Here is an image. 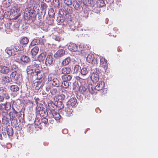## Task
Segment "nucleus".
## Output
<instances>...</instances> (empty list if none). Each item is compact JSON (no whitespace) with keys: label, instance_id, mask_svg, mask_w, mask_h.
I'll list each match as a JSON object with an SVG mask.
<instances>
[{"label":"nucleus","instance_id":"412c9836","mask_svg":"<svg viewBox=\"0 0 158 158\" xmlns=\"http://www.w3.org/2000/svg\"><path fill=\"white\" fill-rule=\"evenodd\" d=\"M71 70V69L69 67H64L61 69V74L63 75L69 74Z\"/></svg>","mask_w":158,"mask_h":158},{"label":"nucleus","instance_id":"774afa93","mask_svg":"<svg viewBox=\"0 0 158 158\" xmlns=\"http://www.w3.org/2000/svg\"><path fill=\"white\" fill-rule=\"evenodd\" d=\"M4 95H5L6 99H8L9 98V96L8 94L6 93L5 94H4Z\"/></svg>","mask_w":158,"mask_h":158},{"label":"nucleus","instance_id":"ea45409f","mask_svg":"<svg viewBox=\"0 0 158 158\" xmlns=\"http://www.w3.org/2000/svg\"><path fill=\"white\" fill-rule=\"evenodd\" d=\"M7 132L9 136H12L13 134V131L12 128L9 127L7 128Z\"/></svg>","mask_w":158,"mask_h":158},{"label":"nucleus","instance_id":"6e6552de","mask_svg":"<svg viewBox=\"0 0 158 158\" xmlns=\"http://www.w3.org/2000/svg\"><path fill=\"white\" fill-rule=\"evenodd\" d=\"M37 64L35 62H33L31 64L27 66V72L28 74L34 73V70L37 67Z\"/></svg>","mask_w":158,"mask_h":158},{"label":"nucleus","instance_id":"9d476101","mask_svg":"<svg viewBox=\"0 0 158 158\" xmlns=\"http://www.w3.org/2000/svg\"><path fill=\"white\" fill-rule=\"evenodd\" d=\"M77 103V99L76 98L73 97L70 98L67 102L66 105L67 106L72 107H75Z\"/></svg>","mask_w":158,"mask_h":158},{"label":"nucleus","instance_id":"e433bc0d","mask_svg":"<svg viewBox=\"0 0 158 158\" xmlns=\"http://www.w3.org/2000/svg\"><path fill=\"white\" fill-rule=\"evenodd\" d=\"M48 14L49 17L52 19V20H53L54 19V16L55 13L54 10L53 9H51L48 12Z\"/></svg>","mask_w":158,"mask_h":158},{"label":"nucleus","instance_id":"cd10ccee","mask_svg":"<svg viewBox=\"0 0 158 158\" xmlns=\"http://www.w3.org/2000/svg\"><path fill=\"white\" fill-rule=\"evenodd\" d=\"M60 69L61 67L58 65L55 67L54 72L56 75H60L61 74V69Z\"/></svg>","mask_w":158,"mask_h":158},{"label":"nucleus","instance_id":"c9c22d12","mask_svg":"<svg viewBox=\"0 0 158 158\" xmlns=\"http://www.w3.org/2000/svg\"><path fill=\"white\" fill-rule=\"evenodd\" d=\"M70 6H67V7L65 6L64 9L67 13L72 14L73 12V8Z\"/></svg>","mask_w":158,"mask_h":158},{"label":"nucleus","instance_id":"f257e3e1","mask_svg":"<svg viewBox=\"0 0 158 158\" xmlns=\"http://www.w3.org/2000/svg\"><path fill=\"white\" fill-rule=\"evenodd\" d=\"M91 90V87L90 88V86H89V88L87 86L81 85L79 88V91L81 93V95H79V93L77 94V98H78L79 97L80 100H81L83 99V96L84 98L88 99L91 95L93 94H91V92L90 91Z\"/></svg>","mask_w":158,"mask_h":158},{"label":"nucleus","instance_id":"7c9ffc66","mask_svg":"<svg viewBox=\"0 0 158 158\" xmlns=\"http://www.w3.org/2000/svg\"><path fill=\"white\" fill-rule=\"evenodd\" d=\"M62 10H60L59 11L60 14H59L58 17L57 18L56 21L59 23H61L63 22V19L62 17V14L61 13L60 11Z\"/></svg>","mask_w":158,"mask_h":158},{"label":"nucleus","instance_id":"13d9d810","mask_svg":"<svg viewBox=\"0 0 158 158\" xmlns=\"http://www.w3.org/2000/svg\"><path fill=\"white\" fill-rule=\"evenodd\" d=\"M100 64H102L103 63H105L107 61L106 60L105 58L102 57L100 56Z\"/></svg>","mask_w":158,"mask_h":158},{"label":"nucleus","instance_id":"a211bd4d","mask_svg":"<svg viewBox=\"0 0 158 158\" xmlns=\"http://www.w3.org/2000/svg\"><path fill=\"white\" fill-rule=\"evenodd\" d=\"M73 6L77 10L80 11L82 10V8L81 6L77 1H74L73 2Z\"/></svg>","mask_w":158,"mask_h":158},{"label":"nucleus","instance_id":"864d4df0","mask_svg":"<svg viewBox=\"0 0 158 158\" xmlns=\"http://www.w3.org/2000/svg\"><path fill=\"white\" fill-rule=\"evenodd\" d=\"M53 39L55 40L56 41H58L59 42L60 40V38L58 36L56 35H53L52 36Z\"/></svg>","mask_w":158,"mask_h":158},{"label":"nucleus","instance_id":"6e6d98bb","mask_svg":"<svg viewBox=\"0 0 158 158\" xmlns=\"http://www.w3.org/2000/svg\"><path fill=\"white\" fill-rule=\"evenodd\" d=\"M41 122L45 124H46L48 122V119L45 118H42L41 120Z\"/></svg>","mask_w":158,"mask_h":158},{"label":"nucleus","instance_id":"0e129e2a","mask_svg":"<svg viewBox=\"0 0 158 158\" xmlns=\"http://www.w3.org/2000/svg\"><path fill=\"white\" fill-rule=\"evenodd\" d=\"M6 32H10L12 31V30L10 28V26H9L8 27H7L6 29Z\"/></svg>","mask_w":158,"mask_h":158},{"label":"nucleus","instance_id":"bf43d9fd","mask_svg":"<svg viewBox=\"0 0 158 158\" xmlns=\"http://www.w3.org/2000/svg\"><path fill=\"white\" fill-rule=\"evenodd\" d=\"M59 99H60L61 100H63L65 98V96L63 94H60L58 96Z\"/></svg>","mask_w":158,"mask_h":158},{"label":"nucleus","instance_id":"f3484780","mask_svg":"<svg viewBox=\"0 0 158 158\" xmlns=\"http://www.w3.org/2000/svg\"><path fill=\"white\" fill-rule=\"evenodd\" d=\"M10 71V68L4 65H0V72L4 74H8Z\"/></svg>","mask_w":158,"mask_h":158},{"label":"nucleus","instance_id":"58836bf2","mask_svg":"<svg viewBox=\"0 0 158 158\" xmlns=\"http://www.w3.org/2000/svg\"><path fill=\"white\" fill-rule=\"evenodd\" d=\"M11 123L15 127H17L18 126V122L17 118L16 119H10Z\"/></svg>","mask_w":158,"mask_h":158},{"label":"nucleus","instance_id":"a878e982","mask_svg":"<svg viewBox=\"0 0 158 158\" xmlns=\"http://www.w3.org/2000/svg\"><path fill=\"white\" fill-rule=\"evenodd\" d=\"M71 58L68 57L64 59L62 62V64L63 66H65L68 65L71 61Z\"/></svg>","mask_w":158,"mask_h":158},{"label":"nucleus","instance_id":"473e14b6","mask_svg":"<svg viewBox=\"0 0 158 158\" xmlns=\"http://www.w3.org/2000/svg\"><path fill=\"white\" fill-rule=\"evenodd\" d=\"M69 83L68 81H64L62 82H61L60 85L62 87L66 89L69 87Z\"/></svg>","mask_w":158,"mask_h":158},{"label":"nucleus","instance_id":"4c0bfd02","mask_svg":"<svg viewBox=\"0 0 158 158\" xmlns=\"http://www.w3.org/2000/svg\"><path fill=\"white\" fill-rule=\"evenodd\" d=\"M89 70L87 69V68L86 67H83L81 70V73L82 75H85L88 73Z\"/></svg>","mask_w":158,"mask_h":158},{"label":"nucleus","instance_id":"4d7b16f0","mask_svg":"<svg viewBox=\"0 0 158 158\" xmlns=\"http://www.w3.org/2000/svg\"><path fill=\"white\" fill-rule=\"evenodd\" d=\"M100 66L102 67L105 69H106L107 68V61H106L105 63H103L100 64Z\"/></svg>","mask_w":158,"mask_h":158},{"label":"nucleus","instance_id":"0eeeda50","mask_svg":"<svg viewBox=\"0 0 158 158\" xmlns=\"http://www.w3.org/2000/svg\"><path fill=\"white\" fill-rule=\"evenodd\" d=\"M87 61L94 65H96L97 64V60L96 58H95L94 55L90 54H89L86 58Z\"/></svg>","mask_w":158,"mask_h":158},{"label":"nucleus","instance_id":"3c124183","mask_svg":"<svg viewBox=\"0 0 158 158\" xmlns=\"http://www.w3.org/2000/svg\"><path fill=\"white\" fill-rule=\"evenodd\" d=\"M93 9V11L97 13H99L100 10V8L97 7L95 5Z\"/></svg>","mask_w":158,"mask_h":158},{"label":"nucleus","instance_id":"f8f14e48","mask_svg":"<svg viewBox=\"0 0 158 158\" xmlns=\"http://www.w3.org/2000/svg\"><path fill=\"white\" fill-rule=\"evenodd\" d=\"M24 6L23 4H14L12 7V10L14 12L18 13L19 11L21 9H23Z\"/></svg>","mask_w":158,"mask_h":158},{"label":"nucleus","instance_id":"2f4dec72","mask_svg":"<svg viewBox=\"0 0 158 158\" xmlns=\"http://www.w3.org/2000/svg\"><path fill=\"white\" fill-rule=\"evenodd\" d=\"M10 90L12 92H16L19 90V87L17 85H12L10 86Z\"/></svg>","mask_w":158,"mask_h":158},{"label":"nucleus","instance_id":"b1692460","mask_svg":"<svg viewBox=\"0 0 158 158\" xmlns=\"http://www.w3.org/2000/svg\"><path fill=\"white\" fill-rule=\"evenodd\" d=\"M106 4L104 0H98L96 2V3L95 5L97 7L101 8L104 6Z\"/></svg>","mask_w":158,"mask_h":158},{"label":"nucleus","instance_id":"79ce46f5","mask_svg":"<svg viewBox=\"0 0 158 158\" xmlns=\"http://www.w3.org/2000/svg\"><path fill=\"white\" fill-rule=\"evenodd\" d=\"M19 121L20 123H23L24 122V114H22L20 113L19 114Z\"/></svg>","mask_w":158,"mask_h":158},{"label":"nucleus","instance_id":"680f3d73","mask_svg":"<svg viewBox=\"0 0 158 158\" xmlns=\"http://www.w3.org/2000/svg\"><path fill=\"white\" fill-rule=\"evenodd\" d=\"M9 14H10V13L9 12L7 11V12H5L4 13V14H3L4 18H8V16Z\"/></svg>","mask_w":158,"mask_h":158},{"label":"nucleus","instance_id":"c756f323","mask_svg":"<svg viewBox=\"0 0 158 158\" xmlns=\"http://www.w3.org/2000/svg\"><path fill=\"white\" fill-rule=\"evenodd\" d=\"M29 41L28 38L27 37H23L20 40V43L23 45H26L27 44Z\"/></svg>","mask_w":158,"mask_h":158},{"label":"nucleus","instance_id":"09e8293b","mask_svg":"<svg viewBox=\"0 0 158 158\" xmlns=\"http://www.w3.org/2000/svg\"><path fill=\"white\" fill-rule=\"evenodd\" d=\"M80 69H81V67L79 65H77L75 66L74 68V70L75 73H77L80 71Z\"/></svg>","mask_w":158,"mask_h":158},{"label":"nucleus","instance_id":"9b49d317","mask_svg":"<svg viewBox=\"0 0 158 158\" xmlns=\"http://www.w3.org/2000/svg\"><path fill=\"white\" fill-rule=\"evenodd\" d=\"M53 61H54L52 56L48 55L45 59V63L46 66H49L52 64Z\"/></svg>","mask_w":158,"mask_h":158},{"label":"nucleus","instance_id":"4be33fe9","mask_svg":"<svg viewBox=\"0 0 158 158\" xmlns=\"http://www.w3.org/2000/svg\"><path fill=\"white\" fill-rule=\"evenodd\" d=\"M29 57L26 55H23L20 57L21 60L25 63L27 64L30 61Z\"/></svg>","mask_w":158,"mask_h":158},{"label":"nucleus","instance_id":"423d86ee","mask_svg":"<svg viewBox=\"0 0 158 158\" xmlns=\"http://www.w3.org/2000/svg\"><path fill=\"white\" fill-rule=\"evenodd\" d=\"M99 71L97 69L94 70V71L91 70V79L93 82H97L99 80V76L98 72Z\"/></svg>","mask_w":158,"mask_h":158},{"label":"nucleus","instance_id":"c03bdc74","mask_svg":"<svg viewBox=\"0 0 158 158\" xmlns=\"http://www.w3.org/2000/svg\"><path fill=\"white\" fill-rule=\"evenodd\" d=\"M54 106H57L60 108V109L63 108L64 107V106L63 104V102L61 101H59L57 102V106L54 104Z\"/></svg>","mask_w":158,"mask_h":158},{"label":"nucleus","instance_id":"de8ad7c7","mask_svg":"<svg viewBox=\"0 0 158 158\" xmlns=\"http://www.w3.org/2000/svg\"><path fill=\"white\" fill-rule=\"evenodd\" d=\"M5 110L8 111L9 110L11 107V105L10 103L9 102H6L5 103Z\"/></svg>","mask_w":158,"mask_h":158},{"label":"nucleus","instance_id":"ddd939ff","mask_svg":"<svg viewBox=\"0 0 158 158\" xmlns=\"http://www.w3.org/2000/svg\"><path fill=\"white\" fill-rule=\"evenodd\" d=\"M64 115L68 116H71L73 114V110L72 107L67 106L65 108L64 110Z\"/></svg>","mask_w":158,"mask_h":158},{"label":"nucleus","instance_id":"5fc2aeb1","mask_svg":"<svg viewBox=\"0 0 158 158\" xmlns=\"http://www.w3.org/2000/svg\"><path fill=\"white\" fill-rule=\"evenodd\" d=\"M64 2L67 6L71 5L72 4L71 0H64Z\"/></svg>","mask_w":158,"mask_h":158},{"label":"nucleus","instance_id":"bb28decb","mask_svg":"<svg viewBox=\"0 0 158 158\" xmlns=\"http://www.w3.org/2000/svg\"><path fill=\"white\" fill-rule=\"evenodd\" d=\"M39 51V48L37 46H35L31 50V53L32 56H35Z\"/></svg>","mask_w":158,"mask_h":158},{"label":"nucleus","instance_id":"a18cd8bd","mask_svg":"<svg viewBox=\"0 0 158 158\" xmlns=\"http://www.w3.org/2000/svg\"><path fill=\"white\" fill-rule=\"evenodd\" d=\"M13 50H12L10 48H7L6 50V52L9 55H11L13 54Z\"/></svg>","mask_w":158,"mask_h":158},{"label":"nucleus","instance_id":"72a5a7b5","mask_svg":"<svg viewBox=\"0 0 158 158\" xmlns=\"http://www.w3.org/2000/svg\"><path fill=\"white\" fill-rule=\"evenodd\" d=\"M40 43V41L38 38L34 39L31 42L30 45L32 46L38 45Z\"/></svg>","mask_w":158,"mask_h":158},{"label":"nucleus","instance_id":"49530a36","mask_svg":"<svg viewBox=\"0 0 158 158\" xmlns=\"http://www.w3.org/2000/svg\"><path fill=\"white\" fill-rule=\"evenodd\" d=\"M45 11L43 10L42 12H41L38 13L39 18V19H42L43 18L45 15Z\"/></svg>","mask_w":158,"mask_h":158},{"label":"nucleus","instance_id":"20e7f679","mask_svg":"<svg viewBox=\"0 0 158 158\" xmlns=\"http://www.w3.org/2000/svg\"><path fill=\"white\" fill-rule=\"evenodd\" d=\"M104 85L105 83L104 82L99 81L94 88L91 87V91H90V92H91V94H96L98 91L100 90L103 88Z\"/></svg>","mask_w":158,"mask_h":158},{"label":"nucleus","instance_id":"39448f33","mask_svg":"<svg viewBox=\"0 0 158 158\" xmlns=\"http://www.w3.org/2000/svg\"><path fill=\"white\" fill-rule=\"evenodd\" d=\"M37 66L34 70V74L36 76L37 78L40 80L42 78L43 73L42 67L37 64Z\"/></svg>","mask_w":158,"mask_h":158},{"label":"nucleus","instance_id":"8fccbe9b","mask_svg":"<svg viewBox=\"0 0 158 158\" xmlns=\"http://www.w3.org/2000/svg\"><path fill=\"white\" fill-rule=\"evenodd\" d=\"M6 93V89L4 87H0V93L2 95L5 94Z\"/></svg>","mask_w":158,"mask_h":158},{"label":"nucleus","instance_id":"4468645a","mask_svg":"<svg viewBox=\"0 0 158 158\" xmlns=\"http://www.w3.org/2000/svg\"><path fill=\"white\" fill-rule=\"evenodd\" d=\"M68 49L71 51L75 52L78 50V47L75 44L70 43L67 45Z\"/></svg>","mask_w":158,"mask_h":158},{"label":"nucleus","instance_id":"393cba45","mask_svg":"<svg viewBox=\"0 0 158 158\" xmlns=\"http://www.w3.org/2000/svg\"><path fill=\"white\" fill-rule=\"evenodd\" d=\"M72 77V76L70 75L67 74L62 75L61 78L63 81H68L71 80Z\"/></svg>","mask_w":158,"mask_h":158},{"label":"nucleus","instance_id":"f704fd0d","mask_svg":"<svg viewBox=\"0 0 158 158\" xmlns=\"http://www.w3.org/2000/svg\"><path fill=\"white\" fill-rule=\"evenodd\" d=\"M10 71L11 72H17L19 69L18 67L15 64H13L11 66L10 68Z\"/></svg>","mask_w":158,"mask_h":158},{"label":"nucleus","instance_id":"1a4fd4ad","mask_svg":"<svg viewBox=\"0 0 158 158\" xmlns=\"http://www.w3.org/2000/svg\"><path fill=\"white\" fill-rule=\"evenodd\" d=\"M10 78L12 80L15 81H19L21 79V75L17 72H12L10 74Z\"/></svg>","mask_w":158,"mask_h":158},{"label":"nucleus","instance_id":"5701e85b","mask_svg":"<svg viewBox=\"0 0 158 158\" xmlns=\"http://www.w3.org/2000/svg\"><path fill=\"white\" fill-rule=\"evenodd\" d=\"M2 82L3 83H10L12 81L11 78L8 76H3L1 78Z\"/></svg>","mask_w":158,"mask_h":158},{"label":"nucleus","instance_id":"c85d7f7f","mask_svg":"<svg viewBox=\"0 0 158 158\" xmlns=\"http://www.w3.org/2000/svg\"><path fill=\"white\" fill-rule=\"evenodd\" d=\"M3 2L4 6L7 8L11 5L12 3V0H4Z\"/></svg>","mask_w":158,"mask_h":158},{"label":"nucleus","instance_id":"aec40b11","mask_svg":"<svg viewBox=\"0 0 158 158\" xmlns=\"http://www.w3.org/2000/svg\"><path fill=\"white\" fill-rule=\"evenodd\" d=\"M17 114L18 112L14 109H13L9 113L10 119L17 118L16 117Z\"/></svg>","mask_w":158,"mask_h":158},{"label":"nucleus","instance_id":"7ed1b4c3","mask_svg":"<svg viewBox=\"0 0 158 158\" xmlns=\"http://www.w3.org/2000/svg\"><path fill=\"white\" fill-rule=\"evenodd\" d=\"M24 17L25 19L33 21L35 19V13L32 7L27 8L24 12Z\"/></svg>","mask_w":158,"mask_h":158},{"label":"nucleus","instance_id":"2eb2a0df","mask_svg":"<svg viewBox=\"0 0 158 158\" xmlns=\"http://www.w3.org/2000/svg\"><path fill=\"white\" fill-rule=\"evenodd\" d=\"M51 113L52 116L51 117L54 118L56 120H60L62 118V116L60 114L56 111L55 110L52 111Z\"/></svg>","mask_w":158,"mask_h":158},{"label":"nucleus","instance_id":"f03ea898","mask_svg":"<svg viewBox=\"0 0 158 158\" xmlns=\"http://www.w3.org/2000/svg\"><path fill=\"white\" fill-rule=\"evenodd\" d=\"M48 81L50 83L55 87H58L60 86L61 81L60 77H55L52 74L49 75L48 77Z\"/></svg>","mask_w":158,"mask_h":158},{"label":"nucleus","instance_id":"6ab92c4d","mask_svg":"<svg viewBox=\"0 0 158 158\" xmlns=\"http://www.w3.org/2000/svg\"><path fill=\"white\" fill-rule=\"evenodd\" d=\"M47 53L46 52H43L39 55L38 57V60L40 62L44 63L47 56Z\"/></svg>","mask_w":158,"mask_h":158},{"label":"nucleus","instance_id":"603ef678","mask_svg":"<svg viewBox=\"0 0 158 158\" xmlns=\"http://www.w3.org/2000/svg\"><path fill=\"white\" fill-rule=\"evenodd\" d=\"M34 123L35 125L39 126L41 123V121L38 118H36L34 121Z\"/></svg>","mask_w":158,"mask_h":158},{"label":"nucleus","instance_id":"a19ab883","mask_svg":"<svg viewBox=\"0 0 158 158\" xmlns=\"http://www.w3.org/2000/svg\"><path fill=\"white\" fill-rule=\"evenodd\" d=\"M50 93L52 95H58L59 92L57 89L56 88H53L50 91Z\"/></svg>","mask_w":158,"mask_h":158},{"label":"nucleus","instance_id":"052dcab7","mask_svg":"<svg viewBox=\"0 0 158 158\" xmlns=\"http://www.w3.org/2000/svg\"><path fill=\"white\" fill-rule=\"evenodd\" d=\"M14 48V50L16 51L20 50V47H19V45L18 46L17 44L15 45Z\"/></svg>","mask_w":158,"mask_h":158},{"label":"nucleus","instance_id":"dca6fc26","mask_svg":"<svg viewBox=\"0 0 158 158\" xmlns=\"http://www.w3.org/2000/svg\"><path fill=\"white\" fill-rule=\"evenodd\" d=\"M65 53V51L63 49L58 50L54 54V57L56 58H59L64 56Z\"/></svg>","mask_w":158,"mask_h":158},{"label":"nucleus","instance_id":"37998d69","mask_svg":"<svg viewBox=\"0 0 158 158\" xmlns=\"http://www.w3.org/2000/svg\"><path fill=\"white\" fill-rule=\"evenodd\" d=\"M33 126L31 124H29L27 126V131L28 132L31 133L33 131Z\"/></svg>","mask_w":158,"mask_h":158},{"label":"nucleus","instance_id":"338daca9","mask_svg":"<svg viewBox=\"0 0 158 158\" xmlns=\"http://www.w3.org/2000/svg\"><path fill=\"white\" fill-rule=\"evenodd\" d=\"M70 27L72 30L74 31L75 29V27L73 25H71L70 26Z\"/></svg>","mask_w":158,"mask_h":158},{"label":"nucleus","instance_id":"e2e57ef3","mask_svg":"<svg viewBox=\"0 0 158 158\" xmlns=\"http://www.w3.org/2000/svg\"><path fill=\"white\" fill-rule=\"evenodd\" d=\"M4 12L2 10V11H0V19H2L4 18L3 16Z\"/></svg>","mask_w":158,"mask_h":158},{"label":"nucleus","instance_id":"69168bd1","mask_svg":"<svg viewBox=\"0 0 158 158\" xmlns=\"http://www.w3.org/2000/svg\"><path fill=\"white\" fill-rule=\"evenodd\" d=\"M0 109H5V103L0 105Z\"/></svg>","mask_w":158,"mask_h":158}]
</instances>
